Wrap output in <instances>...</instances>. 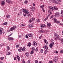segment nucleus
<instances>
[{
	"label": "nucleus",
	"instance_id": "52",
	"mask_svg": "<svg viewBox=\"0 0 63 63\" xmlns=\"http://www.w3.org/2000/svg\"><path fill=\"white\" fill-rule=\"evenodd\" d=\"M53 16H52L50 17V19H51V18H53Z\"/></svg>",
	"mask_w": 63,
	"mask_h": 63
},
{
	"label": "nucleus",
	"instance_id": "27",
	"mask_svg": "<svg viewBox=\"0 0 63 63\" xmlns=\"http://www.w3.org/2000/svg\"><path fill=\"white\" fill-rule=\"evenodd\" d=\"M6 17H7V18H10V16L8 15H7Z\"/></svg>",
	"mask_w": 63,
	"mask_h": 63
},
{
	"label": "nucleus",
	"instance_id": "1",
	"mask_svg": "<svg viewBox=\"0 0 63 63\" xmlns=\"http://www.w3.org/2000/svg\"><path fill=\"white\" fill-rule=\"evenodd\" d=\"M54 35L55 36L56 38H57L58 39V40H61V38L60 37H59V35H57V34L54 33Z\"/></svg>",
	"mask_w": 63,
	"mask_h": 63
},
{
	"label": "nucleus",
	"instance_id": "40",
	"mask_svg": "<svg viewBox=\"0 0 63 63\" xmlns=\"http://www.w3.org/2000/svg\"><path fill=\"white\" fill-rule=\"evenodd\" d=\"M24 25H25L24 24H21V26H22H22H24Z\"/></svg>",
	"mask_w": 63,
	"mask_h": 63
},
{
	"label": "nucleus",
	"instance_id": "33",
	"mask_svg": "<svg viewBox=\"0 0 63 63\" xmlns=\"http://www.w3.org/2000/svg\"><path fill=\"white\" fill-rule=\"evenodd\" d=\"M36 21L37 22H40V20L39 19H38Z\"/></svg>",
	"mask_w": 63,
	"mask_h": 63
},
{
	"label": "nucleus",
	"instance_id": "11",
	"mask_svg": "<svg viewBox=\"0 0 63 63\" xmlns=\"http://www.w3.org/2000/svg\"><path fill=\"white\" fill-rule=\"evenodd\" d=\"M40 25L41 26V28H42V27H45V26H46V25L44 24H41Z\"/></svg>",
	"mask_w": 63,
	"mask_h": 63
},
{
	"label": "nucleus",
	"instance_id": "50",
	"mask_svg": "<svg viewBox=\"0 0 63 63\" xmlns=\"http://www.w3.org/2000/svg\"><path fill=\"white\" fill-rule=\"evenodd\" d=\"M41 38H42V35H41L40 36L39 38V39L40 40V39H41Z\"/></svg>",
	"mask_w": 63,
	"mask_h": 63
},
{
	"label": "nucleus",
	"instance_id": "54",
	"mask_svg": "<svg viewBox=\"0 0 63 63\" xmlns=\"http://www.w3.org/2000/svg\"><path fill=\"white\" fill-rule=\"evenodd\" d=\"M28 63H30V61L29 60L28 61Z\"/></svg>",
	"mask_w": 63,
	"mask_h": 63
},
{
	"label": "nucleus",
	"instance_id": "23",
	"mask_svg": "<svg viewBox=\"0 0 63 63\" xmlns=\"http://www.w3.org/2000/svg\"><path fill=\"white\" fill-rule=\"evenodd\" d=\"M10 30H11V31H13L15 29L14 28H13V27H12L10 28Z\"/></svg>",
	"mask_w": 63,
	"mask_h": 63
},
{
	"label": "nucleus",
	"instance_id": "57",
	"mask_svg": "<svg viewBox=\"0 0 63 63\" xmlns=\"http://www.w3.org/2000/svg\"><path fill=\"white\" fill-rule=\"evenodd\" d=\"M23 15L25 16H26V15L24 14H23Z\"/></svg>",
	"mask_w": 63,
	"mask_h": 63
},
{
	"label": "nucleus",
	"instance_id": "12",
	"mask_svg": "<svg viewBox=\"0 0 63 63\" xmlns=\"http://www.w3.org/2000/svg\"><path fill=\"white\" fill-rule=\"evenodd\" d=\"M43 48L44 49H46V50H47L48 49L47 46L46 45H45L44 47H43Z\"/></svg>",
	"mask_w": 63,
	"mask_h": 63
},
{
	"label": "nucleus",
	"instance_id": "30",
	"mask_svg": "<svg viewBox=\"0 0 63 63\" xmlns=\"http://www.w3.org/2000/svg\"><path fill=\"white\" fill-rule=\"evenodd\" d=\"M10 54H11V52H9V53H8L6 54V55H10Z\"/></svg>",
	"mask_w": 63,
	"mask_h": 63
},
{
	"label": "nucleus",
	"instance_id": "41",
	"mask_svg": "<svg viewBox=\"0 0 63 63\" xmlns=\"http://www.w3.org/2000/svg\"><path fill=\"white\" fill-rule=\"evenodd\" d=\"M22 50L23 51H25V49H24V48H23L22 49Z\"/></svg>",
	"mask_w": 63,
	"mask_h": 63
},
{
	"label": "nucleus",
	"instance_id": "8",
	"mask_svg": "<svg viewBox=\"0 0 63 63\" xmlns=\"http://www.w3.org/2000/svg\"><path fill=\"white\" fill-rule=\"evenodd\" d=\"M33 44L34 45L35 47H37V43H36L35 41H34L33 43Z\"/></svg>",
	"mask_w": 63,
	"mask_h": 63
},
{
	"label": "nucleus",
	"instance_id": "55",
	"mask_svg": "<svg viewBox=\"0 0 63 63\" xmlns=\"http://www.w3.org/2000/svg\"><path fill=\"white\" fill-rule=\"evenodd\" d=\"M58 2H61V0H57Z\"/></svg>",
	"mask_w": 63,
	"mask_h": 63
},
{
	"label": "nucleus",
	"instance_id": "53",
	"mask_svg": "<svg viewBox=\"0 0 63 63\" xmlns=\"http://www.w3.org/2000/svg\"><path fill=\"white\" fill-rule=\"evenodd\" d=\"M16 47H19V45H17L16 46Z\"/></svg>",
	"mask_w": 63,
	"mask_h": 63
},
{
	"label": "nucleus",
	"instance_id": "19",
	"mask_svg": "<svg viewBox=\"0 0 63 63\" xmlns=\"http://www.w3.org/2000/svg\"><path fill=\"white\" fill-rule=\"evenodd\" d=\"M54 10H58V8H57V7H55V6H54Z\"/></svg>",
	"mask_w": 63,
	"mask_h": 63
},
{
	"label": "nucleus",
	"instance_id": "16",
	"mask_svg": "<svg viewBox=\"0 0 63 63\" xmlns=\"http://www.w3.org/2000/svg\"><path fill=\"white\" fill-rule=\"evenodd\" d=\"M17 59H18V61H19L20 60V58L19 57V56L18 55H17Z\"/></svg>",
	"mask_w": 63,
	"mask_h": 63
},
{
	"label": "nucleus",
	"instance_id": "38",
	"mask_svg": "<svg viewBox=\"0 0 63 63\" xmlns=\"http://www.w3.org/2000/svg\"><path fill=\"white\" fill-rule=\"evenodd\" d=\"M24 2L25 4H27L28 3V1H27V0H26Z\"/></svg>",
	"mask_w": 63,
	"mask_h": 63
},
{
	"label": "nucleus",
	"instance_id": "56",
	"mask_svg": "<svg viewBox=\"0 0 63 63\" xmlns=\"http://www.w3.org/2000/svg\"><path fill=\"white\" fill-rule=\"evenodd\" d=\"M42 10L43 11V12H44L45 11V10L44 9V8H42Z\"/></svg>",
	"mask_w": 63,
	"mask_h": 63
},
{
	"label": "nucleus",
	"instance_id": "60",
	"mask_svg": "<svg viewBox=\"0 0 63 63\" xmlns=\"http://www.w3.org/2000/svg\"><path fill=\"white\" fill-rule=\"evenodd\" d=\"M51 42H53V39H52L51 40Z\"/></svg>",
	"mask_w": 63,
	"mask_h": 63
},
{
	"label": "nucleus",
	"instance_id": "9",
	"mask_svg": "<svg viewBox=\"0 0 63 63\" xmlns=\"http://www.w3.org/2000/svg\"><path fill=\"white\" fill-rule=\"evenodd\" d=\"M8 40H9V41H11L12 40V41H13L14 40V39L12 37H9L8 38Z\"/></svg>",
	"mask_w": 63,
	"mask_h": 63
},
{
	"label": "nucleus",
	"instance_id": "21",
	"mask_svg": "<svg viewBox=\"0 0 63 63\" xmlns=\"http://www.w3.org/2000/svg\"><path fill=\"white\" fill-rule=\"evenodd\" d=\"M6 2L7 3H11V1H10V0H6Z\"/></svg>",
	"mask_w": 63,
	"mask_h": 63
},
{
	"label": "nucleus",
	"instance_id": "64",
	"mask_svg": "<svg viewBox=\"0 0 63 63\" xmlns=\"http://www.w3.org/2000/svg\"><path fill=\"white\" fill-rule=\"evenodd\" d=\"M25 61H23L22 62V63H25Z\"/></svg>",
	"mask_w": 63,
	"mask_h": 63
},
{
	"label": "nucleus",
	"instance_id": "3",
	"mask_svg": "<svg viewBox=\"0 0 63 63\" xmlns=\"http://www.w3.org/2000/svg\"><path fill=\"white\" fill-rule=\"evenodd\" d=\"M59 12H56L55 13V14L54 15V16L55 17H57L58 16H59Z\"/></svg>",
	"mask_w": 63,
	"mask_h": 63
},
{
	"label": "nucleus",
	"instance_id": "63",
	"mask_svg": "<svg viewBox=\"0 0 63 63\" xmlns=\"http://www.w3.org/2000/svg\"><path fill=\"white\" fill-rule=\"evenodd\" d=\"M52 61H50L49 63H52Z\"/></svg>",
	"mask_w": 63,
	"mask_h": 63
},
{
	"label": "nucleus",
	"instance_id": "2",
	"mask_svg": "<svg viewBox=\"0 0 63 63\" xmlns=\"http://www.w3.org/2000/svg\"><path fill=\"white\" fill-rule=\"evenodd\" d=\"M53 45H54V43L53 42H51V44H50L49 45L50 47V48H52Z\"/></svg>",
	"mask_w": 63,
	"mask_h": 63
},
{
	"label": "nucleus",
	"instance_id": "61",
	"mask_svg": "<svg viewBox=\"0 0 63 63\" xmlns=\"http://www.w3.org/2000/svg\"><path fill=\"white\" fill-rule=\"evenodd\" d=\"M61 14H62V15H63V11H61Z\"/></svg>",
	"mask_w": 63,
	"mask_h": 63
},
{
	"label": "nucleus",
	"instance_id": "32",
	"mask_svg": "<svg viewBox=\"0 0 63 63\" xmlns=\"http://www.w3.org/2000/svg\"><path fill=\"white\" fill-rule=\"evenodd\" d=\"M32 51H34L35 50V48L34 47H32Z\"/></svg>",
	"mask_w": 63,
	"mask_h": 63
},
{
	"label": "nucleus",
	"instance_id": "6",
	"mask_svg": "<svg viewBox=\"0 0 63 63\" xmlns=\"http://www.w3.org/2000/svg\"><path fill=\"white\" fill-rule=\"evenodd\" d=\"M50 26H51V24L47 23V27L49 28V29H50Z\"/></svg>",
	"mask_w": 63,
	"mask_h": 63
},
{
	"label": "nucleus",
	"instance_id": "62",
	"mask_svg": "<svg viewBox=\"0 0 63 63\" xmlns=\"http://www.w3.org/2000/svg\"><path fill=\"white\" fill-rule=\"evenodd\" d=\"M54 39L55 40H56V41L57 40V39L56 38H54Z\"/></svg>",
	"mask_w": 63,
	"mask_h": 63
},
{
	"label": "nucleus",
	"instance_id": "7",
	"mask_svg": "<svg viewBox=\"0 0 63 63\" xmlns=\"http://www.w3.org/2000/svg\"><path fill=\"white\" fill-rule=\"evenodd\" d=\"M58 58L57 57H56L53 60V61L55 63L57 62V60Z\"/></svg>",
	"mask_w": 63,
	"mask_h": 63
},
{
	"label": "nucleus",
	"instance_id": "44",
	"mask_svg": "<svg viewBox=\"0 0 63 63\" xmlns=\"http://www.w3.org/2000/svg\"><path fill=\"white\" fill-rule=\"evenodd\" d=\"M32 21H34V20H35V18H32Z\"/></svg>",
	"mask_w": 63,
	"mask_h": 63
},
{
	"label": "nucleus",
	"instance_id": "35",
	"mask_svg": "<svg viewBox=\"0 0 63 63\" xmlns=\"http://www.w3.org/2000/svg\"><path fill=\"white\" fill-rule=\"evenodd\" d=\"M7 49H8V50H10V47H7Z\"/></svg>",
	"mask_w": 63,
	"mask_h": 63
},
{
	"label": "nucleus",
	"instance_id": "28",
	"mask_svg": "<svg viewBox=\"0 0 63 63\" xmlns=\"http://www.w3.org/2000/svg\"><path fill=\"white\" fill-rule=\"evenodd\" d=\"M47 52V50H46L44 51V53L45 54H46Z\"/></svg>",
	"mask_w": 63,
	"mask_h": 63
},
{
	"label": "nucleus",
	"instance_id": "17",
	"mask_svg": "<svg viewBox=\"0 0 63 63\" xmlns=\"http://www.w3.org/2000/svg\"><path fill=\"white\" fill-rule=\"evenodd\" d=\"M44 43H46L47 45V40H46V39H44Z\"/></svg>",
	"mask_w": 63,
	"mask_h": 63
},
{
	"label": "nucleus",
	"instance_id": "31",
	"mask_svg": "<svg viewBox=\"0 0 63 63\" xmlns=\"http://www.w3.org/2000/svg\"><path fill=\"white\" fill-rule=\"evenodd\" d=\"M7 24H8V23H7V22H6L3 24L5 25H7Z\"/></svg>",
	"mask_w": 63,
	"mask_h": 63
},
{
	"label": "nucleus",
	"instance_id": "47",
	"mask_svg": "<svg viewBox=\"0 0 63 63\" xmlns=\"http://www.w3.org/2000/svg\"><path fill=\"white\" fill-rule=\"evenodd\" d=\"M35 63H38V61L37 60H36L35 61Z\"/></svg>",
	"mask_w": 63,
	"mask_h": 63
},
{
	"label": "nucleus",
	"instance_id": "18",
	"mask_svg": "<svg viewBox=\"0 0 63 63\" xmlns=\"http://www.w3.org/2000/svg\"><path fill=\"white\" fill-rule=\"evenodd\" d=\"M29 28H32L33 27V26L31 24H30L29 25Z\"/></svg>",
	"mask_w": 63,
	"mask_h": 63
},
{
	"label": "nucleus",
	"instance_id": "48",
	"mask_svg": "<svg viewBox=\"0 0 63 63\" xmlns=\"http://www.w3.org/2000/svg\"><path fill=\"white\" fill-rule=\"evenodd\" d=\"M18 51H19V52H21V50L20 49H18Z\"/></svg>",
	"mask_w": 63,
	"mask_h": 63
},
{
	"label": "nucleus",
	"instance_id": "26",
	"mask_svg": "<svg viewBox=\"0 0 63 63\" xmlns=\"http://www.w3.org/2000/svg\"><path fill=\"white\" fill-rule=\"evenodd\" d=\"M29 35L30 37H33V35H32V34L30 33L29 34Z\"/></svg>",
	"mask_w": 63,
	"mask_h": 63
},
{
	"label": "nucleus",
	"instance_id": "24",
	"mask_svg": "<svg viewBox=\"0 0 63 63\" xmlns=\"http://www.w3.org/2000/svg\"><path fill=\"white\" fill-rule=\"evenodd\" d=\"M28 46L29 47H30L31 46V44L30 42H29L28 43Z\"/></svg>",
	"mask_w": 63,
	"mask_h": 63
},
{
	"label": "nucleus",
	"instance_id": "10",
	"mask_svg": "<svg viewBox=\"0 0 63 63\" xmlns=\"http://www.w3.org/2000/svg\"><path fill=\"white\" fill-rule=\"evenodd\" d=\"M49 9H50L52 11L54 10V7H52L51 6H49Z\"/></svg>",
	"mask_w": 63,
	"mask_h": 63
},
{
	"label": "nucleus",
	"instance_id": "25",
	"mask_svg": "<svg viewBox=\"0 0 63 63\" xmlns=\"http://www.w3.org/2000/svg\"><path fill=\"white\" fill-rule=\"evenodd\" d=\"M29 53L28 52H27L25 53V54L27 56H29Z\"/></svg>",
	"mask_w": 63,
	"mask_h": 63
},
{
	"label": "nucleus",
	"instance_id": "42",
	"mask_svg": "<svg viewBox=\"0 0 63 63\" xmlns=\"http://www.w3.org/2000/svg\"><path fill=\"white\" fill-rule=\"evenodd\" d=\"M4 59V57H2L1 58H0V59L1 60H3Z\"/></svg>",
	"mask_w": 63,
	"mask_h": 63
},
{
	"label": "nucleus",
	"instance_id": "13",
	"mask_svg": "<svg viewBox=\"0 0 63 63\" xmlns=\"http://www.w3.org/2000/svg\"><path fill=\"white\" fill-rule=\"evenodd\" d=\"M30 9H31L32 11H34L35 10V7L33 6H31L30 7Z\"/></svg>",
	"mask_w": 63,
	"mask_h": 63
},
{
	"label": "nucleus",
	"instance_id": "37",
	"mask_svg": "<svg viewBox=\"0 0 63 63\" xmlns=\"http://www.w3.org/2000/svg\"><path fill=\"white\" fill-rule=\"evenodd\" d=\"M4 45V44H0V47H2V46H3Z\"/></svg>",
	"mask_w": 63,
	"mask_h": 63
},
{
	"label": "nucleus",
	"instance_id": "34",
	"mask_svg": "<svg viewBox=\"0 0 63 63\" xmlns=\"http://www.w3.org/2000/svg\"><path fill=\"white\" fill-rule=\"evenodd\" d=\"M16 26L13 27V28L14 29H16Z\"/></svg>",
	"mask_w": 63,
	"mask_h": 63
},
{
	"label": "nucleus",
	"instance_id": "36",
	"mask_svg": "<svg viewBox=\"0 0 63 63\" xmlns=\"http://www.w3.org/2000/svg\"><path fill=\"white\" fill-rule=\"evenodd\" d=\"M39 33H43L42 30H40L38 31Z\"/></svg>",
	"mask_w": 63,
	"mask_h": 63
},
{
	"label": "nucleus",
	"instance_id": "58",
	"mask_svg": "<svg viewBox=\"0 0 63 63\" xmlns=\"http://www.w3.org/2000/svg\"><path fill=\"white\" fill-rule=\"evenodd\" d=\"M26 38H28V36H27L26 35Z\"/></svg>",
	"mask_w": 63,
	"mask_h": 63
},
{
	"label": "nucleus",
	"instance_id": "15",
	"mask_svg": "<svg viewBox=\"0 0 63 63\" xmlns=\"http://www.w3.org/2000/svg\"><path fill=\"white\" fill-rule=\"evenodd\" d=\"M4 5H5V2L4 1H2V3L1 4V6H3Z\"/></svg>",
	"mask_w": 63,
	"mask_h": 63
},
{
	"label": "nucleus",
	"instance_id": "43",
	"mask_svg": "<svg viewBox=\"0 0 63 63\" xmlns=\"http://www.w3.org/2000/svg\"><path fill=\"white\" fill-rule=\"evenodd\" d=\"M26 35L27 36H28H28H30V34H29V33H28V34H26Z\"/></svg>",
	"mask_w": 63,
	"mask_h": 63
},
{
	"label": "nucleus",
	"instance_id": "51",
	"mask_svg": "<svg viewBox=\"0 0 63 63\" xmlns=\"http://www.w3.org/2000/svg\"><path fill=\"white\" fill-rule=\"evenodd\" d=\"M13 34V33H11L10 34L9 36L8 37H10V36H11L12 35V34Z\"/></svg>",
	"mask_w": 63,
	"mask_h": 63
},
{
	"label": "nucleus",
	"instance_id": "49",
	"mask_svg": "<svg viewBox=\"0 0 63 63\" xmlns=\"http://www.w3.org/2000/svg\"><path fill=\"white\" fill-rule=\"evenodd\" d=\"M41 52L43 53V49H41Z\"/></svg>",
	"mask_w": 63,
	"mask_h": 63
},
{
	"label": "nucleus",
	"instance_id": "39",
	"mask_svg": "<svg viewBox=\"0 0 63 63\" xmlns=\"http://www.w3.org/2000/svg\"><path fill=\"white\" fill-rule=\"evenodd\" d=\"M34 53V52L33 51H32L31 52V54H32L33 53Z\"/></svg>",
	"mask_w": 63,
	"mask_h": 63
},
{
	"label": "nucleus",
	"instance_id": "22",
	"mask_svg": "<svg viewBox=\"0 0 63 63\" xmlns=\"http://www.w3.org/2000/svg\"><path fill=\"white\" fill-rule=\"evenodd\" d=\"M3 32H2V30L1 29L0 30V34L2 35Z\"/></svg>",
	"mask_w": 63,
	"mask_h": 63
},
{
	"label": "nucleus",
	"instance_id": "29",
	"mask_svg": "<svg viewBox=\"0 0 63 63\" xmlns=\"http://www.w3.org/2000/svg\"><path fill=\"white\" fill-rule=\"evenodd\" d=\"M38 47H37L35 49V51H36V52H37V51H38Z\"/></svg>",
	"mask_w": 63,
	"mask_h": 63
},
{
	"label": "nucleus",
	"instance_id": "45",
	"mask_svg": "<svg viewBox=\"0 0 63 63\" xmlns=\"http://www.w3.org/2000/svg\"><path fill=\"white\" fill-rule=\"evenodd\" d=\"M60 52L61 53H63V50H61L60 51Z\"/></svg>",
	"mask_w": 63,
	"mask_h": 63
},
{
	"label": "nucleus",
	"instance_id": "59",
	"mask_svg": "<svg viewBox=\"0 0 63 63\" xmlns=\"http://www.w3.org/2000/svg\"><path fill=\"white\" fill-rule=\"evenodd\" d=\"M29 21L30 22H32V20H29Z\"/></svg>",
	"mask_w": 63,
	"mask_h": 63
},
{
	"label": "nucleus",
	"instance_id": "14",
	"mask_svg": "<svg viewBox=\"0 0 63 63\" xmlns=\"http://www.w3.org/2000/svg\"><path fill=\"white\" fill-rule=\"evenodd\" d=\"M53 19L54 20V23H56V22H57V19L55 18H53Z\"/></svg>",
	"mask_w": 63,
	"mask_h": 63
},
{
	"label": "nucleus",
	"instance_id": "4",
	"mask_svg": "<svg viewBox=\"0 0 63 63\" xmlns=\"http://www.w3.org/2000/svg\"><path fill=\"white\" fill-rule=\"evenodd\" d=\"M23 12L25 13V14H27L28 13V11L27 10H26L25 9H23Z\"/></svg>",
	"mask_w": 63,
	"mask_h": 63
},
{
	"label": "nucleus",
	"instance_id": "5",
	"mask_svg": "<svg viewBox=\"0 0 63 63\" xmlns=\"http://www.w3.org/2000/svg\"><path fill=\"white\" fill-rule=\"evenodd\" d=\"M51 1L53 3H55V4H58L59 3L58 2H57L56 0H52Z\"/></svg>",
	"mask_w": 63,
	"mask_h": 63
},
{
	"label": "nucleus",
	"instance_id": "20",
	"mask_svg": "<svg viewBox=\"0 0 63 63\" xmlns=\"http://www.w3.org/2000/svg\"><path fill=\"white\" fill-rule=\"evenodd\" d=\"M29 14V13L28 12V13L27 14H26L27 16H31V15H30V14Z\"/></svg>",
	"mask_w": 63,
	"mask_h": 63
},
{
	"label": "nucleus",
	"instance_id": "46",
	"mask_svg": "<svg viewBox=\"0 0 63 63\" xmlns=\"http://www.w3.org/2000/svg\"><path fill=\"white\" fill-rule=\"evenodd\" d=\"M44 7V5H43V6L42 5L40 6V8H43V7Z\"/></svg>",
	"mask_w": 63,
	"mask_h": 63
}]
</instances>
